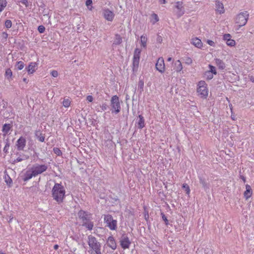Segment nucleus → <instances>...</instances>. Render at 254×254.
<instances>
[{"label":"nucleus","mask_w":254,"mask_h":254,"mask_svg":"<svg viewBox=\"0 0 254 254\" xmlns=\"http://www.w3.org/2000/svg\"><path fill=\"white\" fill-rule=\"evenodd\" d=\"M52 196L58 203L63 202L65 196V190L64 187L59 183H56L52 189Z\"/></svg>","instance_id":"1"},{"label":"nucleus","mask_w":254,"mask_h":254,"mask_svg":"<svg viewBox=\"0 0 254 254\" xmlns=\"http://www.w3.org/2000/svg\"><path fill=\"white\" fill-rule=\"evenodd\" d=\"M121 246L124 249H128L130 244L128 238L126 234H124L120 239Z\"/></svg>","instance_id":"9"},{"label":"nucleus","mask_w":254,"mask_h":254,"mask_svg":"<svg viewBox=\"0 0 254 254\" xmlns=\"http://www.w3.org/2000/svg\"><path fill=\"white\" fill-rule=\"evenodd\" d=\"M175 7L177 8L176 13L178 17H180L185 13V9L183 5V2H177L176 3Z\"/></svg>","instance_id":"10"},{"label":"nucleus","mask_w":254,"mask_h":254,"mask_svg":"<svg viewBox=\"0 0 254 254\" xmlns=\"http://www.w3.org/2000/svg\"><path fill=\"white\" fill-rule=\"evenodd\" d=\"M54 153L58 156H60L62 154V151L58 148H54Z\"/></svg>","instance_id":"40"},{"label":"nucleus","mask_w":254,"mask_h":254,"mask_svg":"<svg viewBox=\"0 0 254 254\" xmlns=\"http://www.w3.org/2000/svg\"><path fill=\"white\" fill-rule=\"evenodd\" d=\"M37 64L36 63H31L27 67L29 73H33L36 69Z\"/></svg>","instance_id":"19"},{"label":"nucleus","mask_w":254,"mask_h":254,"mask_svg":"<svg viewBox=\"0 0 254 254\" xmlns=\"http://www.w3.org/2000/svg\"><path fill=\"white\" fill-rule=\"evenodd\" d=\"M226 44L228 46L232 47L235 46V40L230 39V40H227V41L226 42Z\"/></svg>","instance_id":"36"},{"label":"nucleus","mask_w":254,"mask_h":254,"mask_svg":"<svg viewBox=\"0 0 254 254\" xmlns=\"http://www.w3.org/2000/svg\"><path fill=\"white\" fill-rule=\"evenodd\" d=\"M82 225L83 226L85 227L89 230H92L93 226H94L93 222L91 221V219L89 220H87L86 222L84 221V222H82Z\"/></svg>","instance_id":"21"},{"label":"nucleus","mask_w":254,"mask_h":254,"mask_svg":"<svg viewBox=\"0 0 254 254\" xmlns=\"http://www.w3.org/2000/svg\"><path fill=\"white\" fill-rule=\"evenodd\" d=\"M231 35L229 34H225L223 36V38L225 40L227 41L230 39Z\"/></svg>","instance_id":"45"},{"label":"nucleus","mask_w":254,"mask_h":254,"mask_svg":"<svg viewBox=\"0 0 254 254\" xmlns=\"http://www.w3.org/2000/svg\"><path fill=\"white\" fill-rule=\"evenodd\" d=\"M104 221L107 223V226L112 230H115L117 228V222L114 220L111 215H106L104 216Z\"/></svg>","instance_id":"5"},{"label":"nucleus","mask_w":254,"mask_h":254,"mask_svg":"<svg viewBox=\"0 0 254 254\" xmlns=\"http://www.w3.org/2000/svg\"><path fill=\"white\" fill-rule=\"evenodd\" d=\"M209 67L210 70L209 71L211 73H213L214 74H216L217 72L215 69V67L214 66L211 65H209Z\"/></svg>","instance_id":"37"},{"label":"nucleus","mask_w":254,"mask_h":254,"mask_svg":"<svg viewBox=\"0 0 254 254\" xmlns=\"http://www.w3.org/2000/svg\"><path fill=\"white\" fill-rule=\"evenodd\" d=\"M23 81L24 82H26V83H27V79H26V78H24L23 79Z\"/></svg>","instance_id":"59"},{"label":"nucleus","mask_w":254,"mask_h":254,"mask_svg":"<svg viewBox=\"0 0 254 254\" xmlns=\"http://www.w3.org/2000/svg\"><path fill=\"white\" fill-rule=\"evenodd\" d=\"M101 108L103 111H105L108 108V105L106 103L103 104L101 106Z\"/></svg>","instance_id":"47"},{"label":"nucleus","mask_w":254,"mask_h":254,"mask_svg":"<svg viewBox=\"0 0 254 254\" xmlns=\"http://www.w3.org/2000/svg\"><path fill=\"white\" fill-rule=\"evenodd\" d=\"M33 177H36V176L31 168L30 170H27L24 174L23 180L24 182H26L28 180L31 179Z\"/></svg>","instance_id":"15"},{"label":"nucleus","mask_w":254,"mask_h":254,"mask_svg":"<svg viewBox=\"0 0 254 254\" xmlns=\"http://www.w3.org/2000/svg\"><path fill=\"white\" fill-rule=\"evenodd\" d=\"M51 73V75L54 77H56L58 75V72L56 70H53Z\"/></svg>","instance_id":"46"},{"label":"nucleus","mask_w":254,"mask_h":254,"mask_svg":"<svg viewBox=\"0 0 254 254\" xmlns=\"http://www.w3.org/2000/svg\"><path fill=\"white\" fill-rule=\"evenodd\" d=\"M26 139L22 136H21L17 141L16 145L17 149L19 151H22L24 150L26 145Z\"/></svg>","instance_id":"14"},{"label":"nucleus","mask_w":254,"mask_h":254,"mask_svg":"<svg viewBox=\"0 0 254 254\" xmlns=\"http://www.w3.org/2000/svg\"><path fill=\"white\" fill-rule=\"evenodd\" d=\"M23 160V159L20 157H18L15 160V162H20Z\"/></svg>","instance_id":"55"},{"label":"nucleus","mask_w":254,"mask_h":254,"mask_svg":"<svg viewBox=\"0 0 254 254\" xmlns=\"http://www.w3.org/2000/svg\"><path fill=\"white\" fill-rule=\"evenodd\" d=\"M183 188L185 189V190L186 191V193L189 194L190 192V189L189 186L187 184H184L183 185Z\"/></svg>","instance_id":"38"},{"label":"nucleus","mask_w":254,"mask_h":254,"mask_svg":"<svg viewBox=\"0 0 254 254\" xmlns=\"http://www.w3.org/2000/svg\"><path fill=\"white\" fill-rule=\"evenodd\" d=\"M205 75L207 76V78L211 79L213 78V75L209 71H206L205 73Z\"/></svg>","instance_id":"42"},{"label":"nucleus","mask_w":254,"mask_h":254,"mask_svg":"<svg viewBox=\"0 0 254 254\" xmlns=\"http://www.w3.org/2000/svg\"><path fill=\"white\" fill-rule=\"evenodd\" d=\"M192 44L198 48H200L202 46L201 40L197 38L192 39Z\"/></svg>","instance_id":"23"},{"label":"nucleus","mask_w":254,"mask_h":254,"mask_svg":"<svg viewBox=\"0 0 254 254\" xmlns=\"http://www.w3.org/2000/svg\"><path fill=\"white\" fill-rule=\"evenodd\" d=\"M35 136L39 139V140L41 142H44L45 140V137L42 135V133L40 131H36L35 132Z\"/></svg>","instance_id":"27"},{"label":"nucleus","mask_w":254,"mask_h":254,"mask_svg":"<svg viewBox=\"0 0 254 254\" xmlns=\"http://www.w3.org/2000/svg\"><path fill=\"white\" fill-rule=\"evenodd\" d=\"M92 3V0H87L86 1V4L87 6L91 5Z\"/></svg>","instance_id":"52"},{"label":"nucleus","mask_w":254,"mask_h":254,"mask_svg":"<svg viewBox=\"0 0 254 254\" xmlns=\"http://www.w3.org/2000/svg\"><path fill=\"white\" fill-rule=\"evenodd\" d=\"M31 168L34 174L37 176L45 172L48 169V166L46 164H35Z\"/></svg>","instance_id":"4"},{"label":"nucleus","mask_w":254,"mask_h":254,"mask_svg":"<svg viewBox=\"0 0 254 254\" xmlns=\"http://www.w3.org/2000/svg\"><path fill=\"white\" fill-rule=\"evenodd\" d=\"M246 190L244 193V195L246 199H248L252 194V190L251 186L249 185L246 186Z\"/></svg>","instance_id":"17"},{"label":"nucleus","mask_w":254,"mask_h":254,"mask_svg":"<svg viewBox=\"0 0 254 254\" xmlns=\"http://www.w3.org/2000/svg\"><path fill=\"white\" fill-rule=\"evenodd\" d=\"M141 46L144 48L146 47L147 38L146 35H142L140 37Z\"/></svg>","instance_id":"28"},{"label":"nucleus","mask_w":254,"mask_h":254,"mask_svg":"<svg viewBox=\"0 0 254 254\" xmlns=\"http://www.w3.org/2000/svg\"><path fill=\"white\" fill-rule=\"evenodd\" d=\"M7 1L6 0H0V12L6 6Z\"/></svg>","instance_id":"31"},{"label":"nucleus","mask_w":254,"mask_h":254,"mask_svg":"<svg viewBox=\"0 0 254 254\" xmlns=\"http://www.w3.org/2000/svg\"><path fill=\"white\" fill-rule=\"evenodd\" d=\"M137 127L140 129L144 127V125H145L144 119L142 116H141V115L138 116V120L137 122Z\"/></svg>","instance_id":"20"},{"label":"nucleus","mask_w":254,"mask_h":254,"mask_svg":"<svg viewBox=\"0 0 254 254\" xmlns=\"http://www.w3.org/2000/svg\"><path fill=\"white\" fill-rule=\"evenodd\" d=\"M0 254H5L1 251H0Z\"/></svg>","instance_id":"61"},{"label":"nucleus","mask_w":254,"mask_h":254,"mask_svg":"<svg viewBox=\"0 0 254 254\" xmlns=\"http://www.w3.org/2000/svg\"><path fill=\"white\" fill-rule=\"evenodd\" d=\"M167 61H169V62H170L172 61V58H168V59H167Z\"/></svg>","instance_id":"60"},{"label":"nucleus","mask_w":254,"mask_h":254,"mask_svg":"<svg viewBox=\"0 0 254 254\" xmlns=\"http://www.w3.org/2000/svg\"><path fill=\"white\" fill-rule=\"evenodd\" d=\"M70 101L68 98H64V101L63 102V106L67 108L70 106Z\"/></svg>","instance_id":"32"},{"label":"nucleus","mask_w":254,"mask_h":254,"mask_svg":"<svg viewBox=\"0 0 254 254\" xmlns=\"http://www.w3.org/2000/svg\"><path fill=\"white\" fill-rule=\"evenodd\" d=\"M9 146H10V143L9 142V141L8 140V139H6V143H5V146L3 148V151L4 152L6 153L8 151Z\"/></svg>","instance_id":"35"},{"label":"nucleus","mask_w":254,"mask_h":254,"mask_svg":"<svg viewBox=\"0 0 254 254\" xmlns=\"http://www.w3.org/2000/svg\"><path fill=\"white\" fill-rule=\"evenodd\" d=\"M143 86H144V82H143V81H142V80H140L139 83H138V87L140 89H142L143 88Z\"/></svg>","instance_id":"48"},{"label":"nucleus","mask_w":254,"mask_h":254,"mask_svg":"<svg viewBox=\"0 0 254 254\" xmlns=\"http://www.w3.org/2000/svg\"><path fill=\"white\" fill-rule=\"evenodd\" d=\"M95 252V254H101V248H99V249H97V250H94Z\"/></svg>","instance_id":"51"},{"label":"nucleus","mask_w":254,"mask_h":254,"mask_svg":"<svg viewBox=\"0 0 254 254\" xmlns=\"http://www.w3.org/2000/svg\"><path fill=\"white\" fill-rule=\"evenodd\" d=\"M88 244L89 247L93 250L101 248V244L92 235L88 236Z\"/></svg>","instance_id":"7"},{"label":"nucleus","mask_w":254,"mask_h":254,"mask_svg":"<svg viewBox=\"0 0 254 254\" xmlns=\"http://www.w3.org/2000/svg\"><path fill=\"white\" fill-rule=\"evenodd\" d=\"M107 245L113 250H115L117 248L116 242L114 238L112 236H110L108 238Z\"/></svg>","instance_id":"18"},{"label":"nucleus","mask_w":254,"mask_h":254,"mask_svg":"<svg viewBox=\"0 0 254 254\" xmlns=\"http://www.w3.org/2000/svg\"><path fill=\"white\" fill-rule=\"evenodd\" d=\"M5 75L7 77L8 79H9L10 77H11L12 75V72L9 68H8L5 71Z\"/></svg>","instance_id":"34"},{"label":"nucleus","mask_w":254,"mask_h":254,"mask_svg":"<svg viewBox=\"0 0 254 254\" xmlns=\"http://www.w3.org/2000/svg\"><path fill=\"white\" fill-rule=\"evenodd\" d=\"M215 63L220 69H223L225 67V64L222 60L220 59H215Z\"/></svg>","instance_id":"26"},{"label":"nucleus","mask_w":254,"mask_h":254,"mask_svg":"<svg viewBox=\"0 0 254 254\" xmlns=\"http://www.w3.org/2000/svg\"><path fill=\"white\" fill-rule=\"evenodd\" d=\"M207 43L211 46H214L215 45L214 42L213 41L210 40H208L207 41Z\"/></svg>","instance_id":"50"},{"label":"nucleus","mask_w":254,"mask_h":254,"mask_svg":"<svg viewBox=\"0 0 254 254\" xmlns=\"http://www.w3.org/2000/svg\"><path fill=\"white\" fill-rule=\"evenodd\" d=\"M151 17H152L151 22H152V23L153 24L159 21V17H158V15L155 13L152 14Z\"/></svg>","instance_id":"30"},{"label":"nucleus","mask_w":254,"mask_h":254,"mask_svg":"<svg viewBox=\"0 0 254 254\" xmlns=\"http://www.w3.org/2000/svg\"><path fill=\"white\" fill-rule=\"evenodd\" d=\"M161 215L163 220L165 221L166 225H167L168 224V220H167L166 216L163 213H161Z\"/></svg>","instance_id":"43"},{"label":"nucleus","mask_w":254,"mask_h":254,"mask_svg":"<svg viewBox=\"0 0 254 254\" xmlns=\"http://www.w3.org/2000/svg\"><path fill=\"white\" fill-rule=\"evenodd\" d=\"M249 14L247 11L241 12L237 14L235 17V22L239 26L242 27L246 24L249 18Z\"/></svg>","instance_id":"2"},{"label":"nucleus","mask_w":254,"mask_h":254,"mask_svg":"<svg viewBox=\"0 0 254 254\" xmlns=\"http://www.w3.org/2000/svg\"><path fill=\"white\" fill-rule=\"evenodd\" d=\"M54 248L55 250H57L59 248V246L58 245H55Z\"/></svg>","instance_id":"58"},{"label":"nucleus","mask_w":254,"mask_h":254,"mask_svg":"<svg viewBox=\"0 0 254 254\" xmlns=\"http://www.w3.org/2000/svg\"><path fill=\"white\" fill-rule=\"evenodd\" d=\"M199 182L202 185V187L205 189H207L208 187H207V183L206 182L205 179L201 177H199Z\"/></svg>","instance_id":"29"},{"label":"nucleus","mask_w":254,"mask_h":254,"mask_svg":"<svg viewBox=\"0 0 254 254\" xmlns=\"http://www.w3.org/2000/svg\"><path fill=\"white\" fill-rule=\"evenodd\" d=\"M79 218L82 220V222L87 221L91 219V214L83 210H80L78 213Z\"/></svg>","instance_id":"12"},{"label":"nucleus","mask_w":254,"mask_h":254,"mask_svg":"<svg viewBox=\"0 0 254 254\" xmlns=\"http://www.w3.org/2000/svg\"><path fill=\"white\" fill-rule=\"evenodd\" d=\"M38 30L40 33H43L45 30V28L44 26L40 25L38 27Z\"/></svg>","instance_id":"41"},{"label":"nucleus","mask_w":254,"mask_h":254,"mask_svg":"<svg viewBox=\"0 0 254 254\" xmlns=\"http://www.w3.org/2000/svg\"><path fill=\"white\" fill-rule=\"evenodd\" d=\"M2 36L4 39H6L7 36H8V34L6 33H5V32H2Z\"/></svg>","instance_id":"53"},{"label":"nucleus","mask_w":254,"mask_h":254,"mask_svg":"<svg viewBox=\"0 0 254 254\" xmlns=\"http://www.w3.org/2000/svg\"><path fill=\"white\" fill-rule=\"evenodd\" d=\"M21 2H22V3L25 4L26 6H27V4H28L27 0H22Z\"/></svg>","instance_id":"54"},{"label":"nucleus","mask_w":254,"mask_h":254,"mask_svg":"<svg viewBox=\"0 0 254 254\" xmlns=\"http://www.w3.org/2000/svg\"><path fill=\"white\" fill-rule=\"evenodd\" d=\"M103 14L104 17L109 21H112L115 16L114 12L108 8H105L103 10Z\"/></svg>","instance_id":"11"},{"label":"nucleus","mask_w":254,"mask_h":254,"mask_svg":"<svg viewBox=\"0 0 254 254\" xmlns=\"http://www.w3.org/2000/svg\"><path fill=\"white\" fill-rule=\"evenodd\" d=\"M174 69L177 72H179L181 71V70L183 69V66L180 60H177L174 64Z\"/></svg>","instance_id":"24"},{"label":"nucleus","mask_w":254,"mask_h":254,"mask_svg":"<svg viewBox=\"0 0 254 254\" xmlns=\"http://www.w3.org/2000/svg\"><path fill=\"white\" fill-rule=\"evenodd\" d=\"M206 85L204 81H200L198 82L197 92L202 98H206L208 96V90Z\"/></svg>","instance_id":"3"},{"label":"nucleus","mask_w":254,"mask_h":254,"mask_svg":"<svg viewBox=\"0 0 254 254\" xmlns=\"http://www.w3.org/2000/svg\"><path fill=\"white\" fill-rule=\"evenodd\" d=\"M192 62V60L189 58V57H187L186 58V60H185V63L187 64H190Z\"/></svg>","instance_id":"44"},{"label":"nucleus","mask_w":254,"mask_h":254,"mask_svg":"<svg viewBox=\"0 0 254 254\" xmlns=\"http://www.w3.org/2000/svg\"><path fill=\"white\" fill-rule=\"evenodd\" d=\"M122 43V38L119 34H116L113 45H118Z\"/></svg>","instance_id":"25"},{"label":"nucleus","mask_w":254,"mask_h":254,"mask_svg":"<svg viewBox=\"0 0 254 254\" xmlns=\"http://www.w3.org/2000/svg\"><path fill=\"white\" fill-rule=\"evenodd\" d=\"M111 106L114 112L117 114L120 112L121 106L119 97L117 95L113 96L111 100Z\"/></svg>","instance_id":"8"},{"label":"nucleus","mask_w":254,"mask_h":254,"mask_svg":"<svg viewBox=\"0 0 254 254\" xmlns=\"http://www.w3.org/2000/svg\"><path fill=\"white\" fill-rule=\"evenodd\" d=\"M156 68L161 73H163L165 69V64L163 58H159L155 65Z\"/></svg>","instance_id":"13"},{"label":"nucleus","mask_w":254,"mask_h":254,"mask_svg":"<svg viewBox=\"0 0 254 254\" xmlns=\"http://www.w3.org/2000/svg\"><path fill=\"white\" fill-rule=\"evenodd\" d=\"M86 100L89 102H91L93 101V98L91 95H88L86 97Z\"/></svg>","instance_id":"49"},{"label":"nucleus","mask_w":254,"mask_h":254,"mask_svg":"<svg viewBox=\"0 0 254 254\" xmlns=\"http://www.w3.org/2000/svg\"><path fill=\"white\" fill-rule=\"evenodd\" d=\"M12 26V22L10 20H6L5 22V26L7 28H10Z\"/></svg>","instance_id":"39"},{"label":"nucleus","mask_w":254,"mask_h":254,"mask_svg":"<svg viewBox=\"0 0 254 254\" xmlns=\"http://www.w3.org/2000/svg\"><path fill=\"white\" fill-rule=\"evenodd\" d=\"M215 5L216 10L220 14L223 13L225 12L224 6L223 3L218 0L215 1Z\"/></svg>","instance_id":"16"},{"label":"nucleus","mask_w":254,"mask_h":254,"mask_svg":"<svg viewBox=\"0 0 254 254\" xmlns=\"http://www.w3.org/2000/svg\"><path fill=\"white\" fill-rule=\"evenodd\" d=\"M159 1L161 3H165L166 0H159Z\"/></svg>","instance_id":"57"},{"label":"nucleus","mask_w":254,"mask_h":254,"mask_svg":"<svg viewBox=\"0 0 254 254\" xmlns=\"http://www.w3.org/2000/svg\"><path fill=\"white\" fill-rule=\"evenodd\" d=\"M16 66L18 69L21 70L24 67V64L21 61L18 62L17 63Z\"/></svg>","instance_id":"33"},{"label":"nucleus","mask_w":254,"mask_h":254,"mask_svg":"<svg viewBox=\"0 0 254 254\" xmlns=\"http://www.w3.org/2000/svg\"><path fill=\"white\" fill-rule=\"evenodd\" d=\"M250 80H251L252 82H254V76H251L250 77Z\"/></svg>","instance_id":"56"},{"label":"nucleus","mask_w":254,"mask_h":254,"mask_svg":"<svg viewBox=\"0 0 254 254\" xmlns=\"http://www.w3.org/2000/svg\"><path fill=\"white\" fill-rule=\"evenodd\" d=\"M141 50L138 48H136L134 52L133 58V71H136L137 69L139 63L140 54Z\"/></svg>","instance_id":"6"},{"label":"nucleus","mask_w":254,"mask_h":254,"mask_svg":"<svg viewBox=\"0 0 254 254\" xmlns=\"http://www.w3.org/2000/svg\"><path fill=\"white\" fill-rule=\"evenodd\" d=\"M12 126L10 124H4L2 127V131L3 132V136H5L10 130Z\"/></svg>","instance_id":"22"}]
</instances>
